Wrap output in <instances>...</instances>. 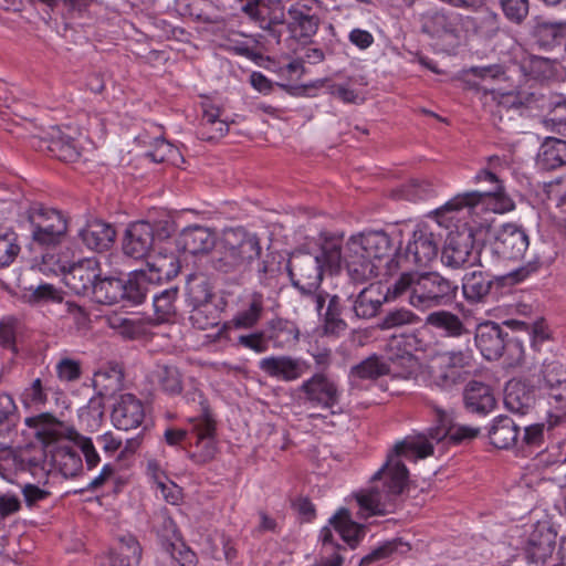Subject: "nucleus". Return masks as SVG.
<instances>
[{"label":"nucleus","instance_id":"nucleus-46","mask_svg":"<svg viewBox=\"0 0 566 566\" xmlns=\"http://www.w3.org/2000/svg\"><path fill=\"white\" fill-rule=\"evenodd\" d=\"M263 311V295L260 293H253L248 302L247 307L238 312L231 322L237 328H252L260 321Z\"/></svg>","mask_w":566,"mask_h":566},{"label":"nucleus","instance_id":"nucleus-59","mask_svg":"<svg viewBox=\"0 0 566 566\" xmlns=\"http://www.w3.org/2000/svg\"><path fill=\"white\" fill-rule=\"evenodd\" d=\"M505 18L515 24H521L530 13L528 0H500Z\"/></svg>","mask_w":566,"mask_h":566},{"label":"nucleus","instance_id":"nucleus-36","mask_svg":"<svg viewBox=\"0 0 566 566\" xmlns=\"http://www.w3.org/2000/svg\"><path fill=\"white\" fill-rule=\"evenodd\" d=\"M391 370L389 363L384 357L373 354L350 367L349 378L376 380L381 376L389 375Z\"/></svg>","mask_w":566,"mask_h":566},{"label":"nucleus","instance_id":"nucleus-27","mask_svg":"<svg viewBox=\"0 0 566 566\" xmlns=\"http://www.w3.org/2000/svg\"><path fill=\"white\" fill-rule=\"evenodd\" d=\"M221 109L210 103L202 104V116L197 132L205 142H217L229 132V124L220 119Z\"/></svg>","mask_w":566,"mask_h":566},{"label":"nucleus","instance_id":"nucleus-64","mask_svg":"<svg viewBox=\"0 0 566 566\" xmlns=\"http://www.w3.org/2000/svg\"><path fill=\"white\" fill-rule=\"evenodd\" d=\"M237 345L253 350L256 354L265 353L269 349V340L265 332L240 335Z\"/></svg>","mask_w":566,"mask_h":566},{"label":"nucleus","instance_id":"nucleus-31","mask_svg":"<svg viewBox=\"0 0 566 566\" xmlns=\"http://www.w3.org/2000/svg\"><path fill=\"white\" fill-rule=\"evenodd\" d=\"M520 429L507 416L494 419L489 430L490 442L497 449H509L518 443Z\"/></svg>","mask_w":566,"mask_h":566},{"label":"nucleus","instance_id":"nucleus-21","mask_svg":"<svg viewBox=\"0 0 566 566\" xmlns=\"http://www.w3.org/2000/svg\"><path fill=\"white\" fill-rule=\"evenodd\" d=\"M154 230L148 221L130 223L125 231L122 249L125 255L142 260L149 255L154 248Z\"/></svg>","mask_w":566,"mask_h":566},{"label":"nucleus","instance_id":"nucleus-53","mask_svg":"<svg viewBox=\"0 0 566 566\" xmlns=\"http://www.w3.org/2000/svg\"><path fill=\"white\" fill-rule=\"evenodd\" d=\"M566 386V368L558 361H549L543 365L539 390L545 391L552 388Z\"/></svg>","mask_w":566,"mask_h":566},{"label":"nucleus","instance_id":"nucleus-56","mask_svg":"<svg viewBox=\"0 0 566 566\" xmlns=\"http://www.w3.org/2000/svg\"><path fill=\"white\" fill-rule=\"evenodd\" d=\"M392 369L389 375L397 378L409 379L416 375L418 361L410 353H405L388 361Z\"/></svg>","mask_w":566,"mask_h":566},{"label":"nucleus","instance_id":"nucleus-26","mask_svg":"<svg viewBox=\"0 0 566 566\" xmlns=\"http://www.w3.org/2000/svg\"><path fill=\"white\" fill-rule=\"evenodd\" d=\"M504 405L511 412L526 415L535 405L534 388L522 381H509L504 390Z\"/></svg>","mask_w":566,"mask_h":566},{"label":"nucleus","instance_id":"nucleus-41","mask_svg":"<svg viewBox=\"0 0 566 566\" xmlns=\"http://www.w3.org/2000/svg\"><path fill=\"white\" fill-rule=\"evenodd\" d=\"M533 38L542 49H553L566 40V24L541 22L533 31Z\"/></svg>","mask_w":566,"mask_h":566},{"label":"nucleus","instance_id":"nucleus-23","mask_svg":"<svg viewBox=\"0 0 566 566\" xmlns=\"http://www.w3.org/2000/svg\"><path fill=\"white\" fill-rule=\"evenodd\" d=\"M111 417L113 424L119 430L136 429L145 419L144 403L133 394H123L116 399Z\"/></svg>","mask_w":566,"mask_h":566},{"label":"nucleus","instance_id":"nucleus-54","mask_svg":"<svg viewBox=\"0 0 566 566\" xmlns=\"http://www.w3.org/2000/svg\"><path fill=\"white\" fill-rule=\"evenodd\" d=\"M18 413L13 398L0 394V437H8L17 426Z\"/></svg>","mask_w":566,"mask_h":566},{"label":"nucleus","instance_id":"nucleus-5","mask_svg":"<svg viewBox=\"0 0 566 566\" xmlns=\"http://www.w3.org/2000/svg\"><path fill=\"white\" fill-rule=\"evenodd\" d=\"M475 345L481 355L488 360H496L503 356L509 365H517L523 360V344L517 338H510L509 334L494 322H484L476 326Z\"/></svg>","mask_w":566,"mask_h":566},{"label":"nucleus","instance_id":"nucleus-44","mask_svg":"<svg viewBox=\"0 0 566 566\" xmlns=\"http://www.w3.org/2000/svg\"><path fill=\"white\" fill-rule=\"evenodd\" d=\"M343 310L340 297L336 294L329 296L327 306L324 313L321 314L325 334L339 335L347 329V323L342 317Z\"/></svg>","mask_w":566,"mask_h":566},{"label":"nucleus","instance_id":"nucleus-7","mask_svg":"<svg viewBox=\"0 0 566 566\" xmlns=\"http://www.w3.org/2000/svg\"><path fill=\"white\" fill-rule=\"evenodd\" d=\"M28 428L33 430V436L41 442L40 447H28L19 454V461L30 471L45 470L48 462L46 448H50L60 438L56 426L60 421L50 413H40L28 417L24 420Z\"/></svg>","mask_w":566,"mask_h":566},{"label":"nucleus","instance_id":"nucleus-20","mask_svg":"<svg viewBox=\"0 0 566 566\" xmlns=\"http://www.w3.org/2000/svg\"><path fill=\"white\" fill-rule=\"evenodd\" d=\"M259 368L269 377L290 382L303 377L310 365L292 356H269L259 361Z\"/></svg>","mask_w":566,"mask_h":566},{"label":"nucleus","instance_id":"nucleus-22","mask_svg":"<svg viewBox=\"0 0 566 566\" xmlns=\"http://www.w3.org/2000/svg\"><path fill=\"white\" fill-rule=\"evenodd\" d=\"M77 237L88 250L104 252L113 245L116 230L113 224L91 216L78 229Z\"/></svg>","mask_w":566,"mask_h":566},{"label":"nucleus","instance_id":"nucleus-2","mask_svg":"<svg viewBox=\"0 0 566 566\" xmlns=\"http://www.w3.org/2000/svg\"><path fill=\"white\" fill-rule=\"evenodd\" d=\"M385 230L364 231L352 235L343 251L340 237L324 238L319 258L324 269L336 272L344 262L348 276L356 283H365L381 274L382 266L391 263L394 239Z\"/></svg>","mask_w":566,"mask_h":566},{"label":"nucleus","instance_id":"nucleus-9","mask_svg":"<svg viewBox=\"0 0 566 566\" xmlns=\"http://www.w3.org/2000/svg\"><path fill=\"white\" fill-rule=\"evenodd\" d=\"M476 180H486L494 184V188L488 191H468L464 193L457 195L443 206L436 209L438 217L446 216L449 212L459 211L465 207L472 208L480 202L485 200L495 199L499 201L500 207L495 208V211H507L513 208L511 199L504 196L503 187L500 184L497 176L489 170H482L476 175Z\"/></svg>","mask_w":566,"mask_h":566},{"label":"nucleus","instance_id":"nucleus-43","mask_svg":"<svg viewBox=\"0 0 566 566\" xmlns=\"http://www.w3.org/2000/svg\"><path fill=\"white\" fill-rule=\"evenodd\" d=\"M210 268L220 274H237L247 270V266L235 258L220 240L217 249L209 259Z\"/></svg>","mask_w":566,"mask_h":566},{"label":"nucleus","instance_id":"nucleus-25","mask_svg":"<svg viewBox=\"0 0 566 566\" xmlns=\"http://www.w3.org/2000/svg\"><path fill=\"white\" fill-rule=\"evenodd\" d=\"M464 407L469 412L486 415L496 405L495 397L489 385L472 380L463 391Z\"/></svg>","mask_w":566,"mask_h":566},{"label":"nucleus","instance_id":"nucleus-28","mask_svg":"<svg viewBox=\"0 0 566 566\" xmlns=\"http://www.w3.org/2000/svg\"><path fill=\"white\" fill-rule=\"evenodd\" d=\"M45 143L51 156L61 161L75 163L81 157V148L77 142L59 128L52 129Z\"/></svg>","mask_w":566,"mask_h":566},{"label":"nucleus","instance_id":"nucleus-16","mask_svg":"<svg viewBox=\"0 0 566 566\" xmlns=\"http://www.w3.org/2000/svg\"><path fill=\"white\" fill-rule=\"evenodd\" d=\"M101 275V263L96 258H85L63 268L65 285L78 295L91 296Z\"/></svg>","mask_w":566,"mask_h":566},{"label":"nucleus","instance_id":"nucleus-10","mask_svg":"<svg viewBox=\"0 0 566 566\" xmlns=\"http://www.w3.org/2000/svg\"><path fill=\"white\" fill-rule=\"evenodd\" d=\"M530 245V238L522 226L505 223L495 232L493 241L483 247L485 262L494 260H520Z\"/></svg>","mask_w":566,"mask_h":566},{"label":"nucleus","instance_id":"nucleus-18","mask_svg":"<svg viewBox=\"0 0 566 566\" xmlns=\"http://www.w3.org/2000/svg\"><path fill=\"white\" fill-rule=\"evenodd\" d=\"M315 3H318L315 1ZM314 1H297L287 9V29L291 33L298 35V39L308 41L318 31L321 18L313 9Z\"/></svg>","mask_w":566,"mask_h":566},{"label":"nucleus","instance_id":"nucleus-40","mask_svg":"<svg viewBox=\"0 0 566 566\" xmlns=\"http://www.w3.org/2000/svg\"><path fill=\"white\" fill-rule=\"evenodd\" d=\"M149 379L167 395H179L182 390L181 374L175 366L157 365L149 374Z\"/></svg>","mask_w":566,"mask_h":566},{"label":"nucleus","instance_id":"nucleus-12","mask_svg":"<svg viewBox=\"0 0 566 566\" xmlns=\"http://www.w3.org/2000/svg\"><path fill=\"white\" fill-rule=\"evenodd\" d=\"M557 533L547 521L534 525L523 548L526 563L533 566H547L554 559Z\"/></svg>","mask_w":566,"mask_h":566},{"label":"nucleus","instance_id":"nucleus-42","mask_svg":"<svg viewBox=\"0 0 566 566\" xmlns=\"http://www.w3.org/2000/svg\"><path fill=\"white\" fill-rule=\"evenodd\" d=\"M153 284L145 269L130 272L128 279L124 281L125 293L123 300L133 304L143 303L149 292V286Z\"/></svg>","mask_w":566,"mask_h":566},{"label":"nucleus","instance_id":"nucleus-62","mask_svg":"<svg viewBox=\"0 0 566 566\" xmlns=\"http://www.w3.org/2000/svg\"><path fill=\"white\" fill-rule=\"evenodd\" d=\"M22 509L20 493L0 490V522L17 514Z\"/></svg>","mask_w":566,"mask_h":566},{"label":"nucleus","instance_id":"nucleus-50","mask_svg":"<svg viewBox=\"0 0 566 566\" xmlns=\"http://www.w3.org/2000/svg\"><path fill=\"white\" fill-rule=\"evenodd\" d=\"M178 296V287L171 286L159 293H154L153 304L157 318L167 321L176 313V300Z\"/></svg>","mask_w":566,"mask_h":566},{"label":"nucleus","instance_id":"nucleus-55","mask_svg":"<svg viewBox=\"0 0 566 566\" xmlns=\"http://www.w3.org/2000/svg\"><path fill=\"white\" fill-rule=\"evenodd\" d=\"M555 431L547 432V420L541 423H534L526 426L524 428V434L521 440H518V446L530 449H538L544 446L545 436H553Z\"/></svg>","mask_w":566,"mask_h":566},{"label":"nucleus","instance_id":"nucleus-1","mask_svg":"<svg viewBox=\"0 0 566 566\" xmlns=\"http://www.w3.org/2000/svg\"><path fill=\"white\" fill-rule=\"evenodd\" d=\"M427 406L432 410L436 424L429 428L427 433L409 436L397 442L388 453L386 462L371 478L373 481L385 478L386 490L379 491L376 488H370L368 491L357 494L359 506L368 511L370 515H385L388 512L386 503L403 492L409 472L400 460L401 457L411 458L416 454L417 458L423 459L433 453L432 441L440 442L448 439L451 443L459 444L478 437L479 428L453 424L451 412L434 401H428Z\"/></svg>","mask_w":566,"mask_h":566},{"label":"nucleus","instance_id":"nucleus-37","mask_svg":"<svg viewBox=\"0 0 566 566\" xmlns=\"http://www.w3.org/2000/svg\"><path fill=\"white\" fill-rule=\"evenodd\" d=\"M539 98L541 94L535 91L518 90L502 93L497 102V113L514 111L522 115L525 109L535 105Z\"/></svg>","mask_w":566,"mask_h":566},{"label":"nucleus","instance_id":"nucleus-32","mask_svg":"<svg viewBox=\"0 0 566 566\" xmlns=\"http://www.w3.org/2000/svg\"><path fill=\"white\" fill-rule=\"evenodd\" d=\"M149 276V281L154 284H160L164 281H170L176 277L180 271L179 260L175 254L156 255L151 261L147 262L145 269Z\"/></svg>","mask_w":566,"mask_h":566},{"label":"nucleus","instance_id":"nucleus-24","mask_svg":"<svg viewBox=\"0 0 566 566\" xmlns=\"http://www.w3.org/2000/svg\"><path fill=\"white\" fill-rule=\"evenodd\" d=\"M216 233L202 226L187 227L176 239L178 250L192 255L208 253L216 247Z\"/></svg>","mask_w":566,"mask_h":566},{"label":"nucleus","instance_id":"nucleus-58","mask_svg":"<svg viewBox=\"0 0 566 566\" xmlns=\"http://www.w3.org/2000/svg\"><path fill=\"white\" fill-rule=\"evenodd\" d=\"M419 321V317L407 308H396L388 312L379 323V327L381 329H390L400 327L403 325L416 324Z\"/></svg>","mask_w":566,"mask_h":566},{"label":"nucleus","instance_id":"nucleus-45","mask_svg":"<svg viewBox=\"0 0 566 566\" xmlns=\"http://www.w3.org/2000/svg\"><path fill=\"white\" fill-rule=\"evenodd\" d=\"M421 31L430 36L450 33L453 25L443 10L429 9L420 15Z\"/></svg>","mask_w":566,"mask_h":566},{"label":"nucleus","instance_id":"nucleus-14","mask_svg":"<svg viewBox=\"0 0 566 566\" xmlns=\"http://www.w3.org/2000/svg\"><path fill=\"white\" fill-rule=\"evenodd\" d=\"M305 403L324 409H333L339 403L340 392L337 382L324 373H315L297 388Z\"/></svg>","mask_w":566,"mask_h":566},{"label":"nucleus","instance_id":"nucleus-29","mask_svg":"<svg viewBox=\"0 0 566 566\" xmlns=\"http://www.w3.org/2000/svg\"><path fill=\"white\" fill-rule=\"evenodd\" d=\"M547 401V432L566 427V386L542 391Z\"/></svg>","mask_w":566,"mask_h":566},{"label":"nucleus","instance_id":"nucleus-33","mask_svg":"<svg viewBox=\"0 0 566 566\" xmlns=\"http://www.w3.org/2000/svg\"><path fill=\"white\" fill-rule=\"evenodd\" d=\"M538 165L546 170H554L566 165V140L547 137L543 142L539 154Z\"/></svg>","mask_w":566,"mask_h":566},{"label":"nucleus","instance_id":"nucleus-38","mask_svg":"<svg viewBox=\"0 0 566 566\" xmlns=\"http://www.w3.org/2000/svg\"><path fill=\"white\" fill-rule=\"evenodd\" d=\"M124 280L115 276H99L91 296L101 304L112 305L123 300Z\"/></svg>","mask_w":566,"mask_h":566},{"label":"nucleus","instance_id":"nucleus-11","mask_svg":"<svg viewBox=\"0 0 566 566\" xmlns=\"http://www.w3.org/2000/svg\"><path fill=\"white\" fill-rule=\"evenodd\" d=\"M291 283L301 294L318 291L323 281L324 266L319 258L310 252L296 251L286 264Z\"/></svg>","mask_w":566,"mask_h":566},{"label":"nucleus","instance_id":"nucleus-35","mask_svg":"<svg viewBox=\"0 0 566 566\" xmlns=\"http://www.w3.org/2000/svg\"><path fill=\"white\" fill-rule=\"evenodd\" d=\"M329 524L339 533L344 542L354 548L365 535V526L350 520L346 509H339L331 518Z\"/></svg>","mask_w":566,"mask_h":566},{"label":"nucleus","instance_id":"nucleus-34","mask_svg":"<svg viewBox=\"0 0 566 566\" xmlns=\"http://www.w3.org/2000/svg\"><path fill=\"white\" fill-rule=\"evenodd\" d=\"M426 324L441 331L448 337H462L470 335L461 318L457 314L448 311L430 313L426 318Z\"/></svg>","mask_w":566,"mask_h":566},{"label":"nucleus","instance_id":"nucleus-47","mask_svg":"<svg viewBox=\"0 0 566 566\" xmlns=\"http://www.w3.org/2000/svg\"><path fill=\"white\" fill-rule=\"evenodd\" d=\"M214 293L209 281L203 276L190 277L187 282V301L191 307L213 302Z\"/></svg>","mask_w":566,"mask_h":566},{"label":"nucleus","instance_id":"nucleus-15","mask_svg":"<svg viewBox=\"0 0 566 566\" xmlns=\"http://www.w3.org/2000/svg\"><path fill=\"white\" fill-rule=\"evenodd\" d=\"M29 221L32 228V239L41 245L59 243L67 229L65 219L54 209H32Z\"/></svg>","mask_w":566,"mask_h":566},{"label":"nucleus","instance_id":"nucleus-52","mask_svg":"<svg viewBox=\"0 0 566 566\" xmlns=\"http://www.w3.org/2000/svg\"><path fill=\"white\" fill-rule=\"evenodd\" d=\"M522 70L535 80H549L555 74V62L548 57L531 55L523 62Z\"/></svg>","mask_w":566,"mask_h":566},{"label":"nucleus","instance_id":"nucleus-17","mask_svg":"<svg viewBox=\"0 0 566 566\" xmlns=\"http://www.w3.org/2000/svg\"><path fill=\"white\" fill-rule=\"evenodd\" d=\"M347 300L352 303L350 313L354 318L369 319L379 314L381 306L388 301V292L380 284L371 283L357 294H349Z\"/></svg>","mask_w":566,"mask_h":566},{"label":"nucleus","instance_id":"nucleus-13","mask_svg":"<svg viewBox=\"0 0 566 566\" xmlns=\"http://www.w3.org/2000/svg\"><path fill=\"white\" fill-rule=\"evenodd\" d=\"M191 434L195 437L197 451L190 452L189 458L197 464H205L214 459L218 448L216 442V420L209 408L202 407V413L190 420Z\"/></svg>","mask_w":566,"mask_h":566},{"label":"nucleus","instance_id":"nucleus-49","mask_svg":"<svg viewBox=\"0 0 566 566\" xmlns=\"http://www.w3.org/2000/svg\"><path fill=\"white\" fill-rule=\"evenodd\" d=\"M436 193L434 187L428 180H410L403 185L396 193L398 198L411 202L424 201L432 198Z\"/></svg>","mask_w":566,"mask_h":566},{"label":"nucleus","instance_id":"nucleus-57","mask_svg":"<svg viewBox=\"0 0 566 566\" xmlns=\"http://www.w3.org/2000/svg\"><path fill=\"white\" fill-rule=\"evenodd\" d=\"M19 253L17 234L12 231H0V269L9 266Z\"/></svg>","mask_w":566,"mask_h":566},{"label":"nucleus","instance_id":"nucleus-63","mask_svg":"<svg viewBox=\"0 0 566 566\" xmlns=\"http://www.w3.org/2000/svg\"><path fill=\"white\" fill-rule=\"evenodd\" d=\"M177 155L178 149L165 139H156L154 149L146 154L154 163H175Z\"/></svg>","mask_w":566,"mask_h":566},{"label":"nucleus","instance_id":"nucleus-30","mask_svg":"<svg viewBox=\"0 0 566 566\" xmlns=\"http://www.w3.org/2000/svg\"><path fill=\"white\" fill-rule=\"evenodd\" d=\"M51 462L65 478H74L83 470L80 453L69 444H57L52 450Z\"/></svg>","mask_w":566,"mask_h":566},{"label":"nucleus","instance_id":"nucleus-3","mask_svg":"<svg viewBox=\"0 0 566 566\" xmlns=\"http://www.w3.org/2000/svg\"><path fill=\"white\" fill-rule=\"evenodd\" d=\"M539 268V260H533L505 275H491L482 271L467 273L462 280L463 296L470 304L493 303L502 295L503 287L524 281Z\"/></svg>","mask_w":566,"mask_h":566},{"label":"nucleus","instance_id":"nucleus-61","mask_svg":"<svg viewBox=\"0 0 566 566\" xmlns=\"http://www.w3.org/2000/svg\"><path fill=\"white\" fill-rule=\"evenodd\" d=\"M467 373L463 369L440 367L433 374L434 384L441 388H451L465 380Z\"/></svg>","mask_w":566,"mask_h":566},{"label":"nucleus","instance_id":"nucleus-4","mask_svg":"<svg viewBox=\"0 0 566 566\" xmlns=\"http://www.w3.org/2000/svg\"><path fill=\"white\" fill-rule=\"evenodd\" d=\"M388 234L396 235L394 239V251L391 252L390 264H385L380 275H389L395 272L402 261L420 266H429L438 256L440 238L436 235L428 228H418L412 232V237L409 240L405 252L400 251L401 245V231L392 229Z\"/></svg>","mask_w":566,"mask_h":566},{"label":"nucleus","instance_id":"nucleus-19","mask_svg":"<svg viewBox=\"0 0 566 566\" xmlns=\"http://www.w3.org/2000/svg\"><path fill=\"white\" fill-rule=\"evenodd\" d=\"M222 243L235 258L248 268L252 261L261 255L262 248L255 234H251L243 228H232L223 231Z\"/></svg>","mask_w":566,"mask_h":566},{"label":"nucleus","instance_id":"nucleus-51","mask_svg":"<svg viewBox=\"0 0 566 566\" xmlns=\"http://www.w3.org/2000/svg\"><path fill=\"white\" fill-rule=\"evenodd\" d=\"M142 553V546L136 537L127 534L119 538L118 547L111 554L109 558L122 559L124 563L126 560L132 565H139Z\"/></svg>","mask_w":566,"mask_h":566},{"label":"nucleus","instance_id":"nucleus-6","mask_svg":"<svg viewBox=\"0 0 566 566\" xmlns=\"http://www.w3.org/2000/svg\"><path fill=\"white\" fill-rule=\"evenodd\" d=\"M458 286L438 272L416 274V282L409 303L418 310L426 311L432 307L450 304L457 295Z\"/></svg>","mask_w":566,"mask_h":566},{"label":"nucleus","instance_id":"nucleus-8","mask_svg":"<svg viewBox=\"0 0 566 566\" xmlns=\"http://www.w3.org/2000/svg\"><path fill=\"white\" fill-rule=\"evenodd\" d=\"M475 233L473 228H465L461 231H451L441 251V262L452 270H460L478 263L480 266H488L484 255H481L483 248L474 253Z\"/></svg>","mask_w":566,"mask_h":566},{"label":"nucleus","instance_id":"nucleus-39","mask_svg":"<svg viewBox=\"0 0 566 566\" xmlns=\"http://www.w3.org/2000/svg\"><path fill=\"white\" fill-rule=\"evenodd\" d=\"M268 340L273 342L275 347H284L298 340L300 331L296 324L284 318H273L268 322Z\"/></svg>","mask_w":566,"mask_h":566},{"label":"nucleus","instance_id":"nucleus-60","mask_svg":"<svg viewBox=\"0 0 566 566\" xmlns=\"http://www.w3.org/2000/svg\"><path fill=\"white\" fill-rule=\"evenodd\" d=\"M69 438L78 447L83 453L87 469L91 470L95 468L99 462V455L95 450L92 439L80 434L75 430L70 431Z\"/></svg>","mask_w":566,"mask_h":566},{"label":"nucleus","instance_id":"nucleus-48","mask_svg":"<svg viewBox=\"0 0 566 566\" xmlns=\"http://www.w3.org/2000/svg\"><path fill=\"white\" fill-rule=\"evenodd\" d=\"M221 311L222 308L219 305L209 302L201 306L192 307L189 318L195 327L207 329L219 324Z\"/></svg>","mask_w":566,"mask_h":566}]
</instances>
